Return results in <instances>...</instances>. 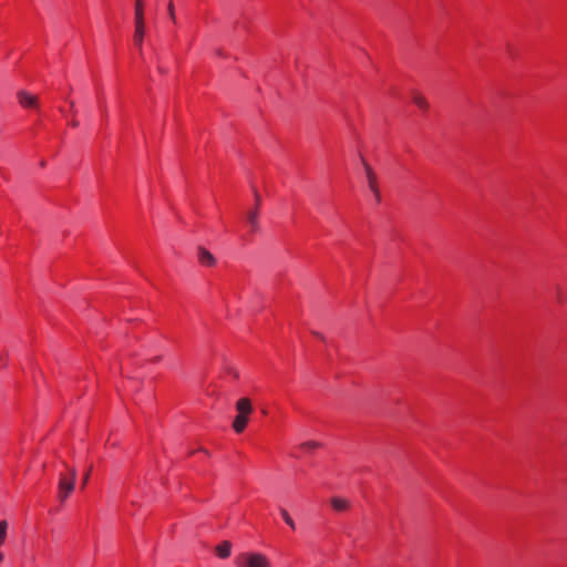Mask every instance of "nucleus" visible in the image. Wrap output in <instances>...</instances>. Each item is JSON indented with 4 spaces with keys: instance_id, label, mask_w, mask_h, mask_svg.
Masks as SVG:
<instances>
[{
    "instance_id": "1",
    "label": "nucleus",
    "mask_w": 567,
    "mask_h": 567,
    "mask_svg": "<svg viewBox=\"0 0 567 567\" xmlns=\"http://www.w3.org/2000/svg\"><path fill=\"white\" fill-rule=\"evenodd\" d=\"M237 415L233 422V429L236 433H243L249 422V415L252 413V404L250 399L240 398L236 402Z\"/></svg>"
},
{
    "instance_id": "2",
    "label": "nucleus",
    "mask_w": 567,
    "mask_h": 567,
    "mask_svg": "<svg viewBox=\"0 0 567 567\" xmlns=\"http://www.w3.org/2000/svg\"><path fill=\"white\" fill-rule=\"evenodd\" d=\"M236 567H271L268 557L261 553L246 551L235 557Z\"/></svg>"
},
{
    "instance_id": "3",
    "label": "nucleus",
    "mask_w": 567,
    "mask_h": 567,
    "mask_svg": "<svg viewBox=\"0 0 567 567\" xmlns=\"http://www.w3.org/2000/svg\"><path fill=\"white\" fill-rule=\"evenodd\" d=\"M134 37L133 41L135 47L142 52V44L145 35V19H144V3L143 0L135 1L134 12Z\"/></svg>"
},
{
    "instance_id": "4",
    "label": "nucleus",
    "mask_w": 567,
    "mask_h": 567,
    "mask_svg": "<svg viewBox=\"0 0 567 567\" xmlns=\"http://www.w3.org/2000/svg\"><path fill=\"white\" fill-rule=\"evenodd\" d=\"M76 471L74 468H66V472L60 475L58 497L61 502H64L74 491Z\"/></svg>"
},
{
    "instance_id": "5",
    "label": "nucleus",
    "mask_w": 567,
    "mask_h": 567,
    "mask_svg": "<svg viewBox=\"0 0 567 567\" xmlns=\"http://www.w3.org/2000/svg\"><path fill=\"white\" fill-rule=\"evenodd\" d=\"M364 171H365L368 187H369L370 192L373 194L375 204H380L381 193L379 189L377 175L374 174L372 168L367 163H364Z\"/></svg>"
},
{
    "instance_id": "6",
    "label": "nucleus",
    "mask_w": 567,
    "mask_h": 567,
    "mask_svg": "<svg viewBox=\"0 0 567 567\" xmlns=\"http://www.w3.org/2000/svg\"><path fill=\"white\" fill-rule=\"evenodd\" d=\"M256 198V207L247 213L246 221L249 227V231L255 234L259 230V205H260V196L257 192H255Z\"/></svg>"
},
{
    "instance_id": "7",
    "label": "nucleus",
    "mask_w": 567,
    "mask_h": 567,
    "mask_svg": "<svg viewBox=\"0 0 567 567\" xmlns=\"http://www.w3.org/2000/svg\"><path fill=\"white\" fill-rule=\"evenodd\" d=\"M17 99L19 104L24 109H37L38 107V96L33 95L27 91H19L17 93Z\"/></svg>"
},
{
    "instance_id": "8",
    "label": "nucleus",
    "mask_w": 567,
    "mask_h": 567,
    "mask_svg": "<svg viewBox=\"0 0 567 567\" xmlns=\"http://www.w3.org/2000/svg\"><path fill=\"white\" fill-rule=\"evenodd\" d=\"M197 259L204 267H213L216 264V259L213 254L203 247L198 248Z\"/></svg>"
},
{
    "instance_id": "9",
    "label": "nucleus",
    "mask_w": 567,
    "mask_h": 567,
    "mask_svg": "<svg viewBox=\"0 0 567 567\" xmlns=\"http://www.w3.org/2000/svg\"><path fill=\"white\" fill-rule=\"evenodd\" d=\"M331 507L338 513H342L349 509L350 503L347 498L334 496L330 499Z\"/></svg>"
},
{
    "instance_id": "10",
    "label": "nucleus",
    "mask_w": 567,
    "mask_h": 567,
    "mask_svg": "<svg viewBox=\"0 0 567 567\" xmlns=\"http://www.w3.org/2000/svg\"><path fill=\"white\" fill-rule=\"evenodd\" d=\"M412 102L417 109L422 111H427L429 109V102L426 97L419 92H413Z\"/></svg>"
},
{
    "instance_id": "11",
    "label": "nucleus",
    "mask_w": 567,
    "mask_h": 567,
    "mask_svg": "<svg viewBox=\"0 0 567 567\" xmlns=\"http://www.w3.org/2000/svg\"><path fill=\"white\" fill-rule=\"evenodd\" d=\"M230 551L231 545L229 542H223L216 547V555L223 559L228 558L230 556Z\"/></svg>"
},
{
    "instance_id": "12",
    "label": "nucleus",
    "mask_w": 567,
    "mask_h": 567,
    "mask_svg": "<svg viewBox=\"0 0 567 567\" xmlns=\"http://www.w3.org/2000/svg\"><path fill=\"white\" fill-rule=\"evenodd\" d=\"M7 533H8V522L7 520H0V546L4 544L7 539ZM3 560V555L0 551V564Z\"/></svg>"
},
{
    "instance_id": "13",
    "label": "nucleus",
    "mask_w": 567,
    "mask_h": 567,
    "mask_svg": "<svg viewBox=\"0 0 567 567\" xmlns=\"http://www.w3.org/2000/svg\"><path fill=\"white\" fill-rule=\"evenodd\" d=\"M280 515H281V518L284 519V522L292 529L295 530L296 529V524L292 519V517L290 516V514L288 513L287 509L285 508H280Z\"/></svg>"
},
{
    "instance_id": "14",
    "label": "nucleus",
    "mask_w": 567,
    "mask_h": 567,
    "mask_svg": "<svg viewBox=\"0 0 567 567\" xmlns=\"http://www.w3.org/2000/svg\"><path fill=\"white\" fill-rule=\"evenodd\" d=\"M319 446V444L315 441H309V442H305L300 445V449L302 451H311V450H315Z\"/></svg>"
},
{
    "instance_id": "15",
    "label": "nucleus",
    "mask_w": 567,
    "mask_h": 567,
    "mask_svg": "<svg viewBox=\"0 0 567 567\" xmlns=\"http://www.w3.org/2000/svg\"><path fill=\"white\" fill-rule=\"evenodd\" d=\"M168 14H169V18L173 22H176V16H175V8H174V3L171 1L168 3Z\"/></svg>"
},
{
    "instance_id": "16",
    "label": "nucleus",
    "mask_w": 567,
    "mask_h": 567,
    "mask_svg": "<svg viewBox=\"0 0 567 567\" xmlns=\"http://www.w3.org/2000/svg\"><path fill=\"white\" fill-rule=\"evenodd\" d=\"M7 368V358L0 353V370Z\"/></svg>"
},
{
    "instance_id": "17",
    "label": "nucleus",
    "mask_w": 567,
    "mask_h": 567,
    "mask_svg": "<svg viewBox=\"0 0 567 567\" xmlns=\"http://www.w3.org/2000/svg\"><path fill=\"white\" fill-rule=\"evenodd\" d=\"M89 475H90V473L87 472V473L85 474V476H84V482H83V484H86V482H87V480H89Z\"/></svg>"
},
{
    "instance_id": "18",
    "label": "nucleus",
    "mask_w": 567,
    "mask_h": 567,
    "mask_svg": "<svg viewBox=\"0 0 567 567\" xmlns=\"http://www.w3.org/2000/svg\"><path fill=\"white\" fill-rule=\"evenodd\" d=\"M70 124H71L72 126H74V127L79 125V123H78V122H75V121H72Z\"/></svg>"
}]
</instances>
